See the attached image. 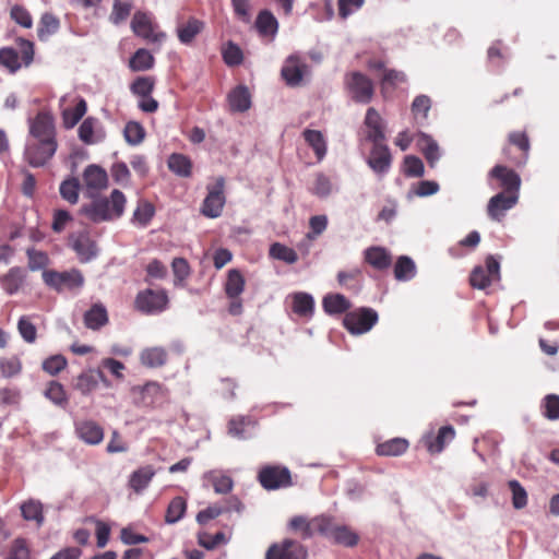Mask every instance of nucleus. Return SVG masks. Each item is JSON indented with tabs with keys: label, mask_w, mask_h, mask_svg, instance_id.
Returning <instances> with one entry per match:
<instances>
[{
	"label": "nucleus",
	"mask_w": 559,
	"mask_h": 559,
	"mask_svg": "<svg viewBox=\"0 0 559 559\" xmlns=\"http://www.w3.org/2000/svg\"><path fill=\"white\" fill-rule=\"evenodd\" d=\"M127 197L114 189L109 197L94 198L90 204L81 207V213L93 223L112 222L119 219L126 210Z\"/></svg>",
	"instance_id": "obj_1"
},
{
	"label": "nucleus",
	"mask_w": 559,
	"mask_h": 559,
	"mask_svg": "<svg viewBox=\"0 0 559 559\" xmlns=\"http://www.w3.org/2000/svg\"><path fill=\"white\" fill-rule=\"evenodd\" d=\"M16 43L20 48L21 56L11 47H3L0 49V66L11 73L19 71L22 66L28 67L34 59V44L31 40L17 38Z\"/></svg>",
	"instance_id": "obj_2"
},
{
	"label": "nucleus",
	"mask_w": 559,
	"mask_h": 559,
	"mask_svg": "<svg viewBox=\"0 0 559 559\" xmlns=\"http://www.w3.org/2000/svg\"><path fill=\"white\" fill-rule=\"evenodd\" d=\"M41 276L44 283L48 287L59 293L63 290L81 289L85 282L83 273L78 269H71L63 272L44 270Z\"/></svg>",
	"instance_id": "obj_3"
},
{
	"label": "nucleus",
	"mask_w": 559,
	"mask_h": 559,
	"mask_svg": "<svg viewBox=\"0 0 559 559\" xmlns=\"http://www.w3.org/2000/svg\"><path fill=\"white\" fill-rule=\"evenodd\" d=\"M344 84L354 102L360 104H368L371 102L374 94V85L367 75L358 71L347 73L345 75Z\"/></svg>",
	"instance_id": "obj_4"
},
{
	"label": "nucleus",
	"mask_w": 559,
	"mask_h": 559,
	"mask_svg": "<svg viewBox=\"0 0 559 559\" xmlns=\"http://www.w3.org/2000/svg\"><path fill=\"white\" fill-rule=\"evenodd\" d=\"M258 480L266 490H277L293 485L290 471L282 465L262 466L258 473Z\"/></svg>",
	"instance_id": "obj_5"
},
{
	"label": "nucleus",
	"mask_w": 559,
	"mask_h": 559,
	"mask_svg": "<svg viewBox=\"0 0 559 559\" xmlns=\"http://www.w3.org/2000/svg\"><path fill=\"white\" fill-rule=\"evenodd\" d=\"M168 295L164 289H144L138 293L134 307L142 313L156 314L160 313L168 307Z\"/></svg>",
	"instance_id": "obj_6"
},
{
	"label": "nucleus",
	"mask_w": 559,
	"mask_h": 559,
	"mask_svg": "<svg viewBox=\"0 0 559 559\" xmlns=\"http://www.w3.org/2000/svg\"><path fill=\"white\" fill-rule=\"evenodd\" d=\"M206 189L207 194L203 200L201 213L209 218L219 217L226 203L224 177H217L215 183L207 186Z\"/></svg>",
	"instance_id": "obj_7"
},
{
	"label": "nucleus",
	"mask_w": 559,
	"mask_h": 559,
	"mask_svg": "<svg viewBox=\"0 0 559 559\" xmlns=\"http://www.w3.org/2000/svg\"><path fill=\"white\" fill-rule=\"evenodd\" d=\"M488 182L492 188L502 189L501 193L520 194V176L514 170L503 165H496L488 173Z\"/></svg>",
	"instance_id": "obj_8"
},
{
	"label": "nucleus",
	"mask_w": 559,
	"mask_h": 559,
	"mask_svg": "<svg viewBox=\"0 0 559 559\" xmlns=\"http://www.w3.org/2000/svg\"><path fill=\"white\" fill-rule=\"evenodd\" d=\"M68 246L76 253L81 263H87L98 255L97 243L87 229L71 233Z\"/></svg>",
	"instance_id": "obj_9"
},
{
	"label": "nucleus",
	"mask_w": 559,
	"mask_h": 559,
	"mask_svg": "<svg viewBox=\"0 0 559 559\" xmlns=\"http://www.w3.org/2000/svg\"><path fill=\"white\" fill-rule=\"evenodd\" d=\"M344 326L352 334H364L372 329L378 322V313L371 308H360L347 312L344 317Z\"/></svg>",
	"instance_id": "obj_10"
},
{
	"label": "nucleus",
	"mask_w": 559,
	"mask_h": 559,
	"mask_svg": "<svg viewBox=\"0 0 559 559\" xmlns=\"http://www.w3.org/2000/svg\"><path fill=\"white\" fill-rule=\"evenodd\" d=\"M29 139L57 142V131L53 117L47 111H39L28 119Z\"/></svg>",
	"instance_id": "obj_11"
},
{
	"label": "nucleus",
	"mask_w": 559,
	"mask_h": 559,
	"mask_svg": "<svg viewBox=\"0 0 559 559\" xmlns=\"http://www.w3.org/2000/svg\"><path fill=\"white\" fill-rule=\"evenodd\" d=\"M57 148L58 143L28 139L24 151V157L31 166L40 167L52 158Z\"/></svg>",
	"instance_id": "obj_12"
},
{
	"label": "nucleus",
	"mask_w": 559,
	"mask_h": 559,
	"mask_svg": "<svg viewBox=\"0 0 559 559\" xmlns=\"http://www.w3.org/2000/svg\"><path fill=\"white\" fill-rule=\"evenodd\" d=\"M82 180L86 197L92 199L98 197L103 190L107 189L109 183L107 171L96 164L86 166L83 170Z\"/></svg>",
	"instance_id": "obj_13"
},
{
	"label": "nucleus",
	"mask_w": 559,
	"mask_h": 559,
	"mask_svg": "<svg viewBox=\"0 0 559 559\" xmlns=\"http://www.w3.org/2000/svg\"><path fill=\"white\" fill-rule=\"evenodd\" d=\"M131 28L136 36L151 43H160L166 37L165 33L156 31L157 25L152 21L148 14L143 12L134 13L131 21Z\"/></svg>",
	"instance_id": "obj_14"
},
{
	"label": "nucleus",
	"mask_w": 559,
	"mask_h": 559,
	"mask_svg": "<svg viewBox=\"0 0 559 559\" xmlns=\"http://www.w3.org/2000/svg\"><path fill=\"white\" fill-rule=\"evenodd\" d=\"M307 548L293 539L271 545L265 554V559H307Z\"/></svg>",
	"instance_id": "obj_15"
},
{
	"label": "nucleus",
	"mask_w": 559,
	"mask_h": 559,
	"mask_svg": "<svg viewBox=\"0 0 559 559\" xmlns=\"http://www.w3.org/2000/svg\"><path fill=\"white\" fill-rule=\"evenodd\" d=\"M367 164L378 176L388 174L392 164L389 146L384 142L372 143Z\"/></svg>",
	"instance_id": "obj_16"
},
{
	"label": "nucleus",
	"mask_w": 559,
	"mask_h": 559,
	"mask_svg": "<svg viewBox=\"0 0 559 559\" xmlns=\"http://www.w3.org/2000/svg\"><path fill=\"white\" fill-rule=\"evenodd\" d=\"M308 71L305 60L297 53L290 55L284 62L281 74L289 86H298L301 84L304 75Z\"/></svg>",
	"instance_id": "obj_17"
},
{
	"label": "nucleus",
	"mask_w": 559,
	"mask_h": 559,
	"mask_svg": "<svg viewBox=\"0 0 559 559\" xmlns=\"http://www.w3.org/2000/svg\"><path fill=\"white\" fill-rule=\"evenodd\" d=\"M519 201V195L509 193H497L491 197L487 204L488 216L496 222H501L507 212L513 209Z\"/></svg>",
	"instance_id": "obj_18"
},
{
	"label": "nucleus",
	"mask_w": 559,
	"mask_h": 559,
	"mask_svg": "<svg viewBox=\"0 0 559 559\" xmlns=\"http://www.w3.org/2000/svg\"><path fill=\"white\" fill-rule=\"evenodd\" d=\"M68 102V96H62L60 98V107L61 116H62V124L66 129H72L74 128L78 122L83 118V116L86 114L87 110V104L86 100L81 96H74L71 99V103L74 104V107H63L64 104Z\"/></svg>",
	"instance_id": "obj_19"
},
{
	"label": "nucleus",
	"mask_w": 559,
	"mask_h": 559,
	"mask_svg": "<svg viewBox=\"0 0 559 559\" xmlns=\"http://www.w3.org/2000/svg\"><path fill=\"white\" fill-rule=\"evenodd\" d=\"M74 431L76 437L88 445L99 444L105 436L104 428L91 419L76 420Z\"/></svg>",
	"instance_id": "obj_20"
},
{
	"label": "nucleus",
	"mask_w": 559,
	"mask_h": 559,
	"mask_svg": "<svg viewBox=\"0 0 559 559\" xmlns=\"http://www.w3.org/2000/svg\"><path fill=\"white\" fill-rule=\"evenodd\" d=\"M78 134L79 139L86 145L96 144L106 136L100 121L94 117H87L83 120L79 127Z\"/></svg>",
	"instance_id": "obj_21"
},
{
	"label": "nucleus",
	"mask_w": 559,
	"mask_h": 559,
	"mask_svg": "<svg viewBox=\"0 0 559 559\" xmlns=\"http://www.w3.org/2000/svg\"><path fill=\"white\" fill-rule=\"evenodd\" d=\"M366 139L371 143L385 142V124L380 114L370 107L365 117Z\"/></svg>",
	"instance_id": "obj_22"
},
{
	"label": "nucleus",
	"mask_w": 559,
	"mask_h": 559,
	"mask_svg": "<svg viewBox=\"0 0 559 559\" xmlns=\"http://www.w3.org/2000/svg\"><path fill=\"white\" fill-rule=\"evenodd\" d=\"M25 281L26 272L21 266H12L5 274L0 275V286L10 296L16 294Z\"/></svg>",
	"instance_id": "obj_23"
},
{
	"label": "nucleus",
	"mask_w": 559,
	"mask_h": 559,
	"mask_svg": "<svg viewBox=\"0 0 559 559\" xmlns=\"http://www.w3.org/2000/svg\"><path fill=\"white\" fill-rule=\"evenodd\" d=\"M365 261L378 271H385L392 264L391 253L383 247L372 246L364 251Z\"/></svg>",
	"instance_id": "obj_24"
},
{
	"label": "nucleus",
	"mask_w": 559,
	"mask_h": 559,
	"mask_svg": "<svg viewBox=\"0 0 559 559\" xmlns=\"http://www.w3.org/2000/svg\"><path fill=\"white\" fill-rule=\"evenodd\" d=\"M290 298L294 313L301 318H312L314 312V299L310 294L298 292L293 294Z\"/></svg>",
	"instance_id": "obj_25"
},
{
	"label": "nucleus",
	"mask_w": 559,
	"mask_h": 559,
	"mask_svg": "<svg viewBox=\"0 0 559 559\" xmlns=\"http://www.w3.org/2000/svg\"><path fill=\"white\" fill-rule=\"evenodd\" d=\"M455 431L452 426H443L436 437H426L425 445L430 453H440L445 444L454 439Z\"/></svg>",
	"instance_id": "obj_26"
},
{
	"label": "nucleus",
	"mask_w": 559,
	"mask_h": 559,
	"mask_svg": "<svg viewBox=\"0 0 559 559\" xmlns=\"http://www.w3.org/2000/svg\"><path fill=\"white\" fill-rule=\"evenodd\" d=\"M108 323V313L106 307L98 302L94 304L84 313V324L90 330H99Z\"/></svg>",
	"instance_id": "obj_27"
},
{
	"label": "nucleus",
	"mask_w": 559,
	"mask_h": 559,
	"mask_svg": "<svg viewBox=\"0 0 559 559\" xmlns=\"http://www.w3.org/2000/svg\"><path fill=\"white\" fill-rule=\"evenodd\" d=\"M204 23L195 17H190L186 23L177 27V36L181 44L190 45L194 38L203 31Z\"/></svg>",
	"instance_id": "obj_28"
},
{
	"label": "nucleus",
	"mask_w": 559,
	"mask_h": 559,
	"mask_svg": "<svg viewBox=\"0 0 559 559\" xmlns=\"http://www.w3.org/2000/svg\"><path fill=\"white\" fill-rule=\"evenodd\" d=\"M228 104L231 111L243 112L251 106V97L248 88L243 85L235 87L228 94Z\"/></svg>",
	"instance_id": "obj_29"
},
{
	"label": "nucleus",
	"mask_w": 559,
	"mask_h": 559,
	"mask_svg": "<svg viewBox=\"0 0 559 559\" xmlns=\"http://www.w3.org/2000/svg\"><path fill=\"white\" fill-rule=\"evenodd\" d=\"M140 361L147 368L162 367L167 361V352L164 347L159 346L144 348L140 353Z\"/></svg>",
	"instance_id": "obj_30"
},
{
	"label": "nucleus",
	"mask_w": 559,
	"mask_h": 559,
	"mask_svg": "<svg viewBox=\"0 0 559 559\" xmlns=\"http://www.w3.org/2000/svg\"><path fill=\"white\" fill-rule=\"evenodd\" d=\"M255 27L261 36L275 37L278 31V22L269 10H262L255 20Z\"/></svg>",
	"instance_id": "obj_31"
},
{
	"label": "nucleus",
	"mask_w": 559,
	"mask_h": 559,
	"mask_svg": "<svg viewBox=\"0 0 559 559\" xmlns=\"http://www.w3.org/2000/svg\"><path fill=\"white\" fill-rule=\"evenodd\" d=\"M155 215L154 205L146 200H139L132 214L131 223L140 228L146 227Z\"/></svg>",
	"instance_id": "obj_32"
},
{
	"label": "nucleus",
	"mask_w": 559,
	"mask_h": 559,
	"mask_svg": "<svg viewBox=\"0 0 559 559\" xmlns=\"http://www.w3.org/2000/svg\"><path fill=\"white\" fill-rule=\"evenodd\" d=\"M307 144L313 150L317 160L321 162L326 155V141L323 134L318 130L306 129L302 132Z\"/></svg>",
	"instance_id": "obj_33"
},
{
	"label": "nucleus",
	"mask_w": 559,
	"mask_h": 559,
	"mask_svg": "<svg viewBox=\"0 0 559 559\" xmlns=\"http://www.w3.org/2000/svg\"><path fill=\"white\" fill-rule=\"evenodd\" d=\"M417 145L430 166H433L439 160V146L430 135L423 132L418 133Z\"/></svg>",
	"instance_id": "obj_34"
},
{
	"label": "nucleus",
	"mask_w": 559,
	"mask_h": 559,
	"mask_svg": "<svg viewBox=\"0 0 559 559\" xmlns=\"http://www.w3.org/2000/svg\"><path fill=\"white\" fill-rule=\"evenodd\" d=\"M246 281L241 272L237 269H231L227 273L225 283V294L228 298L240 297L245 290Z\"/></svg>",
	"instance_id": "obj_35"
},
{
	"label": "nucleus",
	"mask_w": 559,
	"mask_h": 559,
	"mask_svg": "<svg viewBox=\"0 0 559 559\" xmlns=\"http://www.w3.org/2000/svg\"><path fill=\"white\" fill-rule=\"evenodd\" d=\"M255 425L257 420L251 416H236L228 421V432L233 437L245 439L248 437V429Z\"/></svg>",
	"instance_id": "obj_36"
},
{
	"label": "nucleus",
	"mask_w": 559,
	"mask_h": 559,
	"mask_svg": "<svg viewBox=\"0 0 559 559\" xmlns=\"http://www.w3.org/2000/svg\"><path fill=\"white\" fill-rule=\"evenodd\" d=\"M155 471L151 465H146L134 471L129 478V486L135 491L141 492L151 483Z\"/></svg>",
	"instance_id": "obj_37"
},
{
	"label": "nucleus",
	"mask_w": 559,
	"mask_h": 559,
	"mask_svg": "<svg viewBox=\"0 0 559 559\" xmlns=\"http://www.w3.org/2000/svg\"><path fill=\"white\" fill-rule=\"evenodd\" d=\"M323 309L329 314H338L350 308L349 300L341 294H330L323 298Z\"/></svg>",
	"instance_id": "obj_38"
},
{
	"label": "nucleus",
	"mask_w": 559,
	"mask_h": 559,
	"mask_svg": "<svg viewBox=\"0 0 559 559\" xmlns=\"http://www.w3.org/2000/svg\"><path fill=\"white\" fill-rule=\"evenodd\" d=\"M21 513L25 521H34L39 527L45 521L43 504L38 500L29 499L21 506Z\"/></svg>",
	"instance_id": "obj_39"
},
{
	"label": "nucleus",
	"mask_w": 559,
	"mask_h": 559,
	"mask_svg": "<svg viewBox=\"0 0 559 559\" xmlns=\"http://www.w3.org/2000/svg\"><path fill=\"white\" fill-rule=\"evenodd\" d=\"M408 448V441L403 438H393L377 445V454L384 456H397Z\"/></svg>",
	"instance_id": "obj_40"
},
{
	"label": "nucleus",
	"mask_w": 559,
	"mask_h": 559,
	"mask_svg": "<svg viewBox=\"0 0 559 559\" xmlns=\"http://www.w3.org/2000/svg\"><path fill=\"white\" fill-rule=\"evenodd\" d=\"M155 58L154 56L144 48L138 49L129 61V67L132 71H146L154 67Z\"/></svg>",
	"instance_id": "obj_41"
},
{
	"label": "nucleus",
	"mask_w": 559,
	"mask_h": 559,
	"mask_svg": "<svg viewBox=\"0 0 559 559\" xmlns=\"http://www.w3.org/2000/svg\"><path fill=\"white\" fill-rule=\"evenodd\" d=\"M168 167L174 174L180 177H190L192 174L191 159L183 154H171L168 158Z\"/></svg>",
	"instance_id": "obj_42"
},
{
	"label": "nucleus",
	"mask_w": 559,
	"mask_h": 559,
	"mask_svg": "<svg viewBox=\"0 0 559 559\" xmlns=\"http://www.w3.org/2000/svg\"><path fill=\"white\" fill-rule=\"evenodd\" d=\"M312 525L314 526V535L319 534L332 540L338 524L334 518L321 514L312 518Z\"/></svg>",
	"instance_id": "obj_43"
},
{
	"label": "nucleus",
	"mask_w": 559,
	"mask_h": 559,
	"mask_svg": "<svg viewBox=\"0 0 559 559\" xmlns=\"http://www.w3.org/2000/svg\"><path fill=\"white\" fill-rule=\"evenodd\" d=\"M416 274V265L407 255H401L394 265V276L397 281L412 280Z\"/></svg>",
	"instance_id": "obj_44"
},
{
	"label": "nucleus",
	"mask_w": 559,
	"mask_h": 559,
	"mask_svg": "<svg viewBox=\"0 0 559 559\" xmlns=\"http://www.w3.org/2000/svg\"><path fill=\"white\" fill-rule=\"evenodd\" d=\"M45 397L59 407H66L68 404V396L64 386L57 381H49L46 390L44 391Z\"/></svg>",
	"instance_id": "obj_45"
},
{
	"label": "nucleus",
	"mask_w": 559,
	"mask_h": 559,
	"mask_svg": "<svg viewBox=\"0 0 559 559\" xmlns=\"http://www.w3.org/2000/svg\"><path fill=\"white\" fill-rule=\"evenodd\" d=\"M186 510H187L186 500L179 496L175 497L174 499H171V501L169 502V504L167 507L165 522L167 524L177 523L178 521H180L183 518Z\"/></svg>",
	"instance_id": "obj_46"
},
{
	"label": "nucleus",
	"mask_w": 559,
	"mask_h": 559,
	"mask_svg": "<svg viewBox=\"0 0 559 559\" xmlns=\"http://www.w3.org/2000/svg\"><path fill=\"white\" fill-rule=\"evenodd\" d=\"M269 253L271 258L284 261L288 264H294L298 260V254L293 248L280 242L272 243Z\"/></svg>",
	"instance_id": "obj_47"
},
{
	"label": "nucleus",
	"mask_w": 559,
	"mask_h": 559,
	"mask_svg": "<svg viewBox=\"0 0 559 559\" xmlns=\"http://www.w3.org/2000/svg\"><path fill=\"white\" fill-rule=\"evenodd\" d=\"M97 386L98 379L92 370L79 374L74 383V389L84 395L92 393Z\"/></svg>",
	"instance_id": "obj_48"
},
{
	"label": "nucleus",
	"mask_w": 559,
	"mask_h": 559,
	"mask_svg": "<svg viewBox=\"0 0 559 559\" xmlns=\"http://www.w3.org/2000/svg\"><path fill=\"white\" fill-rule=\"evenodd\" d=\"M133 0H114L112 11L109 20L118 25L126 21L131 13Z\"/></svg>",
	"instance_id": "obj_49"
},
{
	"label": "nucleus",
	"mask_w": 559,
	"mask_h": 559,
	"mask_svg": "<svg viewBox=\"0 0 559 559\" xmlns=\"http://www.w3.org/2000/svg\"><path fill=\"white\" fill-rule=\"evenodd\" d=\"M359 536L347 525H337L332 542L346 547L357 545Z\"/></svg>",
	"instance_id": "obj_50"
},
{
	"label": "nucleus",
	"mask_w": 559,
	"mask_h": 559,
	"mask_svg": "<svg viewBox=\"0 0 559 559\" xmlns=\"http://www.w3.org/2000/svg\"><path fill=\"white\" fill-rule=\"evenodd\" d=\"M542 415L548 420L559 419V395L547 394L540 403Z\"/></svg>",
	"instance_id": "obj_51"
},
{
	"label": "nucleus",
	"mask_w": 559,
	"mask_h": 559,
	"mask_svg": "<svg viewBox=\"0 0 559 559\" xmlns=\"http://www.w3.org/2000/svg\"><path fill=\"white\" fill-rule=\"evenodd\" d=\"M155 83L153 76H138L130 85V91L138 97L148 96L152 95Z\"/></svg>",
	"instance_id": "obj_52"
},
{
	"label": "nucleus",
	"mask_w": 559,
	"mask_h": 559,
	"mask_svg": "<svg viewBox=\"0 0 559 559\" xmlns=\"http://www.w3.org/2000/svg\"><path fill=\"white\" fill-rule=\"evenodd\" d=\"M222 57L224 62L229 67H236L242 63L243 53L240 47L234 41H228L222 48Z\"/></svg>",
	"instance_id": "obj_53"
},
{
	"label": "nucleus",
	"mask_w": 559,
	"mask_h": 559,
	"mask_svg": "<svg viewBox=\"0 0 559 559\" xmlns=\"http://www.w3.org/2000/svg\"><path fill=\"white\" fill-rule=\"evenodd\" d=\"M509 143L519 147L522 152V157L515 162L516 165H523L526 163L530 151V141L525 132H511L509 134Z\"/></svg>",
	"instance_id": "obj_54"
},
{
	"label": "nucleus",
	"mask_w": 559,
	"mask_h": 559,
	"mask_svg": "<svg viewBox=\"0 0 559 559\" xmlns=\"http://www.w3.org/2000/svg\"><path fill=\"white\" fill-rule=\"evenodd\" d=\"M289 527L298 532L302 539H308L314 536V526L312 525V519L308 520L305 516H294L289 521Z\"/></svg>",
	"instance_id": "obj_55"
},
{
	"label": "nucleus",
	"mask_w": 559,
	"mask_h": 559,
	"mask_svg": "<svg viewBox=\"0 0 559 559\" xmlns=\"http://www.w3.org/2000/svg\"><path fill=\"white\" fill-rule=\"evenodd\" d=\"M205 477L212 483L213 488L217 493H227L233 489V479L227 475L212 471L206 473Z\"/></svg>",
	"instance_id": "obj_56"
},
{
	"label": "nucleus",
	"mask_w": 559,
	"mask_h": 559,
	"mask_svg": "<svg viewBox=\"0 0 559 559\" xmlns=\"http://www.w3.org/2000/svg\"><path fill=\"white\" fill-rule=\"evenodd\" d=\"M79 179L70 178L61 182L59 191L63 200L70 204H75L79 201Z\"/></svg>",
	"instance_id": "obj_57"
},
{
	"label": "nucleus",
	"mask_w": 559,
	"mask_h": 559,
	"mask_svg": "<svg viewBox=\"0 0 559 559\" xmlns=\"http://www.w3.org/2000/svg\"><path fill=\"white\" fill-rule=\"evenodd\" d=\"M228 540L229 537L224 532H217L215 534L201 532L198 535L199 545L206 549H214L218 545L227 544Z\"/></svg>",
	"instance_id": "obj_58"
},
{
	"label": "nucleus",
	"mask_w": 559,
	"mask_h": 559,
	"mask_svg": "<svg viewBox=\"0 0 559 559\" xmlns=\"http://www.w3.org/2000/svg\"><path fill=\"white\" fill-rule=\"evenodd\" d=\"M28 259L27 266L31 271L44 270L49 264V257L46 252L29 248L26 250Z\"/></svg>",
	"instance_id": "obj_59"
},
{
	"label": "nucleus",
	"mask_w": 559,
	"mask_h": 559,
	"mask_svg": "<svg viewBox=\"0 0 559 559\" xmlns=\"http://www.w3.org/2000/svg\"><path fill=\"white\" fill-rule=\"evenodd\" d=\"M22 372V361L19 357L0 358V373L3 378H12Z\"/></svg>",
	"instance_id": "obj_60"
},
{
	"label": "nucleus",
	"mask_w": 559,
	"mask_h": 559,
	"mask_svg": "<svg viewBox=\"0 0 559 559\" xmlns=\"http://www.w3.org/2000/svg\"><path fill=\"white\" fill-rule=\"evenodd\" d=\"M31 549L28 543L23 537H17L13 540L9 555L5 559H29Z\"/></svg>",
	"instance_id": "obj_61"
},
{
	"label": "nucleus",
	"mask_w": 559,
	"mask_h": 559,
	"mask_svg": "<svg viewBox=\"0 0 559 559\" xmlns=\"http://www.w3.org/2000/svg\"><path fill=\"white\" fill-rule=\"evenodd\" d=\"M512 492V504L515 509H523L527 504V492L525 488L515 479L508 483Z\"/></svg>",
	"instance_id": "obj_62"
},
{
	"label": "nucleus",
	"mask_w": 559,
	"mask_h": 559,
	"mask_svg": "<svg viewBox=\"0 0 559 559\" xmlns=\"http://www.w3.org/2000/svg\"><path fill=\"white\" fill-rule=\"evenodd\" d=\"M68 365V361L66 359L64 356L58 354V355H52L48 358H46L44 361H43V370L45 372H47L48 374L50 376H56L58 374L60 371H62Z\"/></svg>",
	"instance_id": "obj_63"
},
{
	"label": "nucleus",
	"mask_w": 559,
	"mask_h": 559,
	"mask_svg": "<svg viewBox=\"0 0 559 559\" xmlns=\"http://www.w3.org/2000/svg\"><path fill=\"white\" fill-rule=\"evenodd\" d=\"M126 141L131 145L140 144L145 135L143 127L139 122L130 121L124 127Z\"/></svg>",
	"instance_id": "obj_64"
}]
</instances>
